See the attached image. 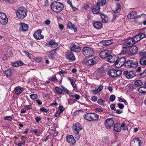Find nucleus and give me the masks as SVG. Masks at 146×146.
<instances>
[{
	"instance_id": "nucleus-1",
	"label": "nucleus",
	"mask_w": 146,
	"mask_h": 146,
	"mask_svg": "<svg viewBox=\"0 0 146 146\" xmlns=\"http://www.w3.org/2000/svg\"><path fill=\"white\" fill-rule=\"evenodd\" d=\"M52 10L56 13L61 12L63 9L64 6L63 4L61 3L54 1L51 5Z\"/></svg>"
},
{
	"instance_id": "nucleus-15",
	"label": "nucleus",
	"mask_w": 146,
	"mask_h": 146,
	"mask_svg": "<svg viewBox=\"0 0 146 146\" xmlns=\"http://www.w3.org/2000/svg\"><path fill=\"white\" fill-rule=\"evenodd\" d=\"M107 58V60L110 62H116L118 59V57L115 55H109Z\"/></svg>"
},
{
	"instance_id": "nucleus-18",
	"label": "nucleus",
	"mask_w": 146,
	"mask_h": 146,
	"mask_svg": "<svg viewBox=\"0 0 146 146\" xmlns=\"http://www.w3.org/2000/svg\"><path fill=\"white\" fill-rule=\"evenodd\" d=\"M93 24L94 27L97 29H100L102 27V24L100 22L94 21L93 22Z\"/></svg>"
},
{
	"instance_id": "nucleus-12",
	"label": "nucleus",
	"mask_w": 146,
	"mask_h": 146,
	"mask_svg": "<svg viewBox=\"0 0 146 146\" xmlns=\"http://www.w3.org/2000/svg\"><path fill=\"white\" fill-rule=\"evenodd\" d=\"M58 44V42H56L54 40H52L50 41H48L46 44V46H48L52 48H54L57 47Z\"/></svg>"
},
{
	"instance_id": "nucleus-38",
	"label": "nucleus",
	"mask_w": 146,
	"mask_h": 146,
	"mask_svg": "<svg viewBox=\"0 0 146 146\" xmlns=\"http://www.w3.org/2000/svg\"><path fill=\"white\" fill-rule=\"evenodd\" d=\"M132 38H133V39L134 40L135 43L141 40V38H140V36L139 34L132 37Z\"/></svg>"
},
{
	"instance_id": "nucleus-33",
	"label": "nucleus",
	"mask_w": 146,
	"mask_h": 146,
	"mask_svg": "<svg viewBox=\"0 0 146 146\" xmlns=\"http://www.w3.org/2000/svg\"><path fill=\"white\" fill-rule=\"evenodd\" d=\"M99 115L94 113H92V118L91 121H97L99 119Z\"/></svg>"
},
{
	"instance_id": "nucleus-44",
	"label": "nucleus",
	"mask_w": 146,
	"mask_h": 146,
	"mask_svg": "<svg viewBox=\"0 0 146 146\" xmlns=\"http://www.w3.org/2000/svg\"><path fill=\"white\" fill-rule=\"evenodd\" d=\"M126 46H124L123 45V49L122 50V51L121 52V54H125L127 51V48Z\"/></svg>"
},
{
	"instance_id": "nucleus-34",
	"label": "nucleus",
	"mask_w": 146,
	"mask_h": 146,
	"mask_svg": "<svg viewBox=\"0 0 146 146\" xmlns=\"http://www.w3.org/2000/svg\"><path fill=\"white\" fill-rule=\"evenodd\" d=\"M106 3V0H98L97 3V5L98 6H103L105 5Z\"/></svg>"
},
{
	"instance_id": "nucleus-4",
	"label": "nucleus",
	"mask_w": 146,
	"mask_h": 146,
	"mask_svg": "<svg viewBox=\"0 0 146 146\" xmlns=\"http://www.w3.org/2000/svg\"><path fill=\"white\" fill-rule=\"evenodd\" d=\"M121 72L119 70L111 69L108 72L109 75L113 78H115L120 75Z\"/></svg>"
},
{
	"instance_id": "nucleus-64",
	"label": "nucleus",
	"mask_w": 146,
	"mask_h": 146,
	"mask_svg": "<svg viewBox=\"0 0 146 146\" xmlns=\"http://www.w3.org/2000/svg\"><path fill=\"white\" fill-rule=\"evenodd\" d=\"M139 35L140 36V38H141V39L145 38V34L143 33H140L139 34Z\"/></svg>"
},
{
	"instance_id": "nucleus-11",
	"label": "nucleus",
	"mask_w": 146,
	"mask_h": 146,
	"mask_svg": "<svg viewBox=\"0 0 146 146\" xmlns=\"http://www.w3.org/2000/svg\"><path fill=\"white\" fill-rule=\"evenodd\" d=\"M73 129L74 131V132L78 133L82 129V127L79 123H78L73 125Z\"/></svg>"
},
{
	"instance_id": "nucleus-5",
	"label": "nucleus",
	"mask_w": 146,
	"mask_h": 146,
	"mask_svg": "<svg viewBox=\"0 0 146 146\" xmlns=\"http://www.w3.org/2000/svg\"><path fill=\"white\" fill-rule=\"evenodd\" d=\"M138 64V62L136 61L133 60H127L125 63V66L126 68H132L136 67Z\"/></svg>"
},
{
	"instance_id": "nucleus-13",
	"label": "nucleus",
	"mask_w": 146,
	"mask_h": 146,
	"mask_svg": "<svg viewBox=\"0 0 146 146\" xmlns=\"http://www.w3.org/2000/svg\"><path fill=\"white\" fill-rule=\"evenodd\" d=\"M123 74L127 78H131L135 76V72L133 71L128 72L127 71H125L123 72Z\"/></svg>"
},
{
	"instance_id": "nucleus-59",
	"label": "nucleus",
	"mask_w": 146,
	"mask_h": 146,
	"mask_svg": "<svg viewBox=\"0 0 146 146\" xmlns=\"http://www.w3.org/2000/svg\"><path fill=\"white\" fill-rule=\"evenodd\" d=\"M25 143V140H23L21 142L19 143L18 144V146H21L22 145H24Z\"/></svg>"
},
{
	"instance_id": "nucleus-28",
	"label": "nucleus",
	"mask_w": 146,
	"mask_h": 146,
	"mask_svg": "<svg viewBox=\"0 0 146 146\" xmlns=\"http://www.w3.org/2000/svg\"><path fill=\"white\" fill-rule=\"evenodd\" d=\"M92 113H88L85 114L84 115V118L86 120L91 121V119L92 118Z\"/></svg>"
},
{
	"instance_id": "nucleus-63",
	"label": "nucleus",
	"mask_w": 146,
	"mask_h": 146,
	"mask_svg": "<svg viewBox=\"0 0 146 146\" xmlns=\"http://www.w3.org/2000/svg\"><path fill=\"white\" fill-rule=\"evenodd\" d=\"M103 87L102 85H100L99 86L98 88L97 89V90L99 92H100L103 89Z\"/></svg>"
},
{
	"instance_id": "nucleus-47",
	"label": "nucleus",
	"mask_w": 146,
	"mask_h": 146,
	"mask_svg": "<svg viewBox=\"0 0 146 146\" xmlns=\"http://www.w3.org/2000/svg\"><path fill=\"white\" fill-rule=\"evenodd\" d=\"M73 98H74L76 100H79L80 98V96L79 95L76 94L74 95L71 94L70 95Z\"/></svg>"
},
{
	"instance_id": "nucleus-51",
	"label": "nucleus",
	"mask_w": 146,
	"mask_h": 146,
	"mask_svg": "<svg viewBox=\"0 0 146 146\" xmlns=\"http://www.w3.org/2000/svg\"><path fill=\"white\" fill-rule=\"evenodd\" d=\"M115 98V96L114 95H111L110 98V100L111 102L114 101Z\"/></svg>"
},
{
	"instance_id": "nucleus-49",
	"label": "nucleus",
	"mask_w": 146,
	"mask_h": 146,
	"mask_svg": "<svg viewBox=\"0 0 146 146\" xmlns=\"http://www.w3.org/2000/svg\"><path fill=\"white\" fill-rule=\"evenodd\" d=\"M23 52H24L25 54L28 56L29 58H31L33 56V55L29 52H28L26 51H24Z\"/></svg>"
},
{
	"instance_id": "nucleus-19",
	"label": "nucleus",
	"mask_w": 146,
	"mask_h": 146,
	"mask_svg": "<svg viewBox=\"0 0 146 146\" xmlns=\"http://www.w3.org/2000/svg\"><path fill=\"white\" fill-rule=\"evenodd\" d=\"M71 50L76 52H79L80 51L81 48L78 46H76L74 44H72Z\"/></svg>"
},
{
	"instance_id": "nucleus-6",
	"label": "nucleus",
	"mask_w": 146,
	"mask_h": 146,
	"mask_svg": "<svg viewBox=\"0 0 146 146\" xmlns=\"http://www.w3.org/2000/svg\"><path fill=\"white\" fill-rule=\"evenodd\" d=\"M126 60L124 57H121L119 59L118 58L116 62H115V66L117 68H120L125 64Z\"/></svg>"
},
{
	"instance_id": "nucleus-57",
	"label": "nucleus",
	"mask_w": 146,
	"mask_h": 146,
	"mask_svg": "<svg viewBox=\"0 0 146 146\" xmlns=\"http://www.w3.org/2000/svg\"><path fill=\"white\" fill-rule=\"evenodd\" d=\"M18 66H21L24 64V63L22 61L19 60L16 61Z\"/></svg>"
},
{
	"instance_id": "nucleus-36",
	"label": "nucleus",
	"mask_w": 146,
	"mask_h": 146,
	"mask_svg": "<svg viewBox=\"0 0 146 146\" xmlns=\"http://www.w3.org/2000/svg\"><path fill=\"white\" fill-rule=\"evenodd\" d=\"M138 90L140 93L143 94L146 93V87H141L139 88Z\"/></svg>"
},
{
	"instance_id": "nucleus-16",
	"label": "nucleus",
	"mask_w": 146,
	"mask_h": 146,
	"mask_svg": "<svg viewBox=\"0 0 146 146\" xmlns=\"http://www.w3.org/2000/svg\"><path fill=\"white\" fill-rule=\"evenodd\" d=\"M110 54V52L107 50L101 51L100 54V57L102 58H107Z\"/></svg>"
},
{
	"instance_id": "nucleus-37",
	"label": "nucleus",
	"mask_w": 146,
	"mask_h": 146,
	"mask_svg": "<svg viewBox=\"0 0 146 146\" xmlns=\"http://www.w3.org/2000/svg\"><path fill=\"white\" fill-rule=\"evenodd\" d=\"M68 79L70 81L71 84L73 88L74 89L76 88V86L75 84V81L72 79H71L70 77H68Z\"/></svg>"
},
{
	"instance_id": "nucleus-22",
	"label": "nucleus",
	"mask_w": 146,
	"mask_h": 146,
	"mask_svg": "<svg viewBox=\"0 0 146 146\" xmlns=\"http://www.w3.org/2000/svg\"><path fill=\"white\" fill-rule=\"evenodd\" d=\"M100 8L99 6L97 5H94L93 6L92 11L93 13L98 14L100 12Z\"/></svg>"
},
{
	"instance_id": "nucleus-43",
	"label": "nucleus",
	"mask_w": 146,
	"mask_h": 146,
	"mask_svg": "<svg viewBox=\"0 0 146 146\" xmlns=\"http://www.w3.org/2000/svg\"><path fill=\"white\" fill-rule=\"evenodd\" d=\"M5 74L6 76L7 77L10 76L11 75V70L10 69H9L5 71Z\"/></svg>"
},
{
	"instance_id": "nucleus-62",
	"label": "nucleus",
	"mask_w": 146,
	"mask_h": 146,
	"mask_svg": "<svg viewBox=\"0 0 146 146\" xmlns=\"http://www.w3.org/2000/svg\"><path fill=\"white\" fill-rule=\"evenodd\" d=\"M35 119L37 123H38L41 119L40 116H36L35 117Z\"/></svg>"
},
{
	"instance_id": "nucleus-20",
	"label": "nucleus",
	"mask_w": 146,
	"mask_h": 146,
	"mask_svg": "<svg viewBox=\"0 0 146 146\" xmlns=\"http://www.w3.org/2000/svg\"><path fill=\"white\" fill-rule=\"evenodd\" d=\"M138 48L137 47L135 46H133L130 48L129 54L131 56L133 55L136 52Z\"/></svg>"
},
{
	"instance_id": "nucleus-9",
	"label": "nucleus",
	"mask_w": 146,
	"mask_h": 146,
	"mask_svg": "<svg viewBox=\"0 0 146 146\" xmlns=\"http://www.w3.org/2000/svg\"><path fill=\"white\" fill-rule=\"evenodd\" d=\"M41 32L42 31L41 29L37 30L33 34L34 37L37 40L42 39L44 36L41 34Z\"/></svg>"
},
{
	"instance_id": "nucleus-50",
	"label": "nucleus",
	"mask_w": 146,
	"mask_h": 146,
	"mask_svg": "<svg viewBox=\"0 0 146 146\" xmlns=\"http://www.w3.org/2000/svg\"><path fill=\"white\" fill-rule=\"evenodd\" d=\"M44 128L42 126H40L38 128V133H41L42 132L44 131Z\"/></svg>"
},
{
	"instance_id": "nucleus-30",
	"label": "nucleus",
	"mask_w": 146,
	"mask_h": 146,
	"mask_svg": "<svg viewBox=\"0 0 146 146\" xmlns=\"http://www.w3.org/2000/svg\"><path fill=\"white\" fill-rule=\"evenodd\" d=\"M116 6V7L115 9L112 10L113 12L115 13L119 12L121 9V6L119 4H117Z\"/></svg>"
},
{
	"instance_id": "nucleus-35",
	"label": "nucleus",
	"mask_w": 146,
	"mask_h": 146,
	"mask_svg": "<svg viewBox=\"0 0 146 146\" xmlns=\"http://www.w3.org/2000/svg\"><path fill=\"white\" fill-rule=\"evenodd\" d=\"M96 62V58H94L92 59L88 60L87 62V63L90 65H94Z\"/></svg>"
},
{
	"instance_id": "nucleus-31",
	"label": "nucleus",
	"mask_w": 146,
	"mask_h": 146,
	"mask_svg": "<svg viewBox=\"0 0 146 146\" xmlns=\"http://www.w3.org/2000/svg\"><path fill=\"white\" fill-rule=\"evenodd\" d=\"M74 25L72 24L71 22H68L67 24V27L68 28L70 29H73L74 32H76L77 31V29L74 27Z\"/></svg>"
},
{
	"instance_id": "nucleus-54",
	"label": "nucleus",
	"mask_w": 146,
	"mask_h": 146,
	"mask_svg": "<svg viewBox=\"0 0 146 146\" xmlns=\"http://www.w3.org/2000/svg\"><path fill=\"white\" fill-rule=\"evenodd\" d=\"M5 120L12 121L13 119L12 118L11 116H8L5 117L4 118Z\"/></svg>"
},
{
	"instance_id": "nucleus-8",
	"label": "nucleus",
	"mask_w": 146,
	"mask_h": 146,
	"mask_svg": "<svg viewBox=\"0 0 146 146\" xmlns=\"http://www.w3.org/2000/svg\"><path fill=\"white\" fill-rule=\"evenodd\" d=\"M8 22V19L5 14L0 13V23L3 25H5Z\"/></svg>"
},
{
	"instance_id": "nucleus-10",
	"label": "nucleus",
	"mask_w": 146,
	"mask_h": 146,
	"mask_svg": "<svg viewBox=\"0 0 146 146\" xmlns=\"http://www.w3.org/2000/svg\"><path fill=\"white\" fill-rule=\"evenodd\" d=\"M135 43V41L133 38H129L124 43L123 45L129 47L132 46Z\"/></svg>"
},
{
	"instance_id": "nucleus-42",
	"label": "nucleus",
	"mask_w": 146,
	"mask_h": 146,
	"mask_svg": "<svg viewBox=\"0 0 146 146\" xmlns=\"http://www.w3.org/2000/svg\"><path fill=\"white\" fill-rule=\"evenodd\" d=\"M67 2V3L70 5V6L72 7L74 11H76L77 10V8L73 7L72 4V2L70 0H68Z\"/></svg>"
},
{
	"instance_id": "nucleus-17",
	"label": "nucleus",
	"mask_w": 146,
	"mask_h": 146,
	"mask_svg": "<svg viewBox=\"0 0 146 146\" xmlns=\"http://www.w3.org/2000/svg\"><path fill=\"white\" fill-rule=\"evenodd\" d=\"M66 57L67 59L71 60L74 61L76 60V58L74 54L71 52L67 53Z\"/></svg>"
},
{
	"instance_id": "nucleus-52",
	"label": "nucleus",
	"mask_w": 146,
	"mask_h": 146,
	"mask_svg": "<svg viewBox=\"0 0 146 146\" xmlns=\"http://www.w3.org/2000/svg\"><path fill=\"white\" fill-rule=\"evenodd\" d=\"M105 101L102 100L101 99H99L98 101V103L100 105H103L105 102Z\"/></svg>"
},
{
	"instance_id": "nucleus-25",
	"label": "nucleus",
	"mask_w": 146,
	"mask_h": 146,
	"mask_svg": "<svg viewBox=\"0 0 146 146\" xmlns=\"http://www.w3.org/2000/svg\"><path fill=\"white\" fill-rule=\"evenodd\" d=\"M139 64L142 66L146 65V56H144L140 59Z\"/></svg>"
},
{
	"instance_id": "nucleus-3",
	"label": "nucleus",
	"mask_w": 146,
	"mask_h": 146,
	"mask_svg": "<svg viewBox=\"0 0 146 146\" xmlns=\"http://www.w3.org/2000/svg\"><path fill=\"white\" fill-rule=\"evenodd\" d=\"M82 52L83 55L87 57H92L94 54L93 49L88 47H84L82 50Z\"/></svg>"
},
{
	"instance_id": "nucleus-61",
	"label": "nucleus",
	"mask_w": 146,
	"mask_h": 146,
	"mask_svg": "<svg viewBox=\"0 0 146 146\" xmlns=\"http://www.w3.org/2000/svg\"><path fill=\"white\" fill-rule=\"evenodd\" d=\"M24 108H26L27 110H30L32 109L31 105H25Z\"/></svg>"
},
{
	"instance_id": "nucleus-14",
	"label": "nucleus",
	"mask_w": 146,
	"mask_h": 146,
	"mask_svg": "<svg viewBox=\"0 0 146 146\" xmlns=\"http://www.w3.org/2000/svg\"><path fill=\"white\" fill-rule=\"evenodd\" d=\"M66 139L67 141L71 145H73L76 143L75 139L72 135H67Z\"/></svg>"
},
{
	"instance_id": "nucleus-46",
	"label": "nucleus",
	"mask_w": 146,
	"mask_h": 146,
	"mask_svg": "<svg viewBox=\"0 0 146 146\" xmlns=\"http://www.w3.org/2000/svg\"><path fill=\"white\" fill-rule=\"evenodd\" d=\"M61 87H62L63 90L67 94H69L70 95H71V94H72V93L70 92L65 87L63 86H61Z\"/></svg>"
},
{
	"instance_id": "nucleus-26",
	"label": "nucleus",
	"mask_w": 146,
	"mask_h": 146,
	"mask_svg": "<svg viewBox=\"0 0 146 146\" xmlns=\"http://www.w3.org/2000/svg\"><path fill=\"white\" fill-rule=\"evenodd\" d=\"M100 15L102 19V22L103 23H106L108 20V17L104 13H101Z\"/></svg>"
},
{
	"instance_id": "nucleus-40",
	"label": "nucleus",
	"mask_w": 146,
	"mask_h": 146,
	"mask_svg": "<svg viewBox=\"0 0 146 146\" xmlns=\"http://www.w3.org/2000/svg\"><path fill=\"white\" fill-rule=\"evenodd\" d=\"M48 79L52 82H57L58 81L57 79L56 76H53L51 77H49L48 78Z\"/></svg>"
},
{
	"instance_id": "nucleus-27",
	"label": "nucleus",
	"mask_w": 146,
	"mask_h": 146,
	"mask_svg": "<svg viewBox=\"0 0 146 146\" xmlns=\"http://www.w3.org/2000/svg\"><path fill=\"white\" fill-rule=\"evenodd\" d=\"M136 12L135 11H133L127 15V18L129 19L135 18V15H136Z\"/></svg>"
},
{
	"instance_id": "nucleus-45",
	"label": "nucleus",
	"mask_w": 146,
	"mask_h": 146,
	"mask_svg": "<svg viewBox=\"0 0 146 146\" xmlns=\"http://www.w3.org/2000/svg\"><path fill=\"white\" fill-rule=\"evenodd\" d=\"M30 97L32 100H34L37 99L38 96L36 94H32L30 95Z\"/></svg>"
},
{
	"instance_id": "nucleus-32",
	"label": "nucleus",
	"mask_w": 146,
	"mask_h": 146,
	"mask_svg": "<svg viewBox=\"0 0 146 146\" xmlns=\"http://www.w3.org/2000/svg\"><path fill=\"white\" fill-rule=\"evenodd\" d=\"M15 93L18 95L20 94L23 90V88L20 86H18L15 89Z\"/></svg>"
},
{
	"instance_id": "nucleus-60",
	"label": "nucleus",
	"mask_w": 146,
	"mask_h": 146,
	"mask_svg": "<svg viewBox=\"0 0 146 146\" xmlns=\"http://www.w3.org/2000/svg\"><path fill=\"white\" fill-rule=\"evenodd\" d=\"M40 110L41 111L44 112L46 113L48 111V110L44 107L40 108Z\"/></svg>"
},
{
	"instance_id": "nucleus-23",
	"label": "nucleus",
	"mask_w": 146,
	"mask_h": 146,
	"mask_svg": "<svg viewBox=\"0 0 146 146\" xmlns=\"http://www.w3.org/2000/svg\"><path fill=\"white\" fill-rule=\"evenodd\" d=\"M65 110L64 108L62 105L59 106L58 108V110L56 112V114H55V116H58L61 113L63 112V111Z\"/></svg>"
},
{
	"instance_id": "nucleus-24",
	"label": "nucleus",
	"mask_w": 146,
	"mask_h": 146,
	"mask_svg": "<svg viewBox=\"0 0 146 146\" xmlns=\"http://www.w3.org/2000/svg\"><path fill=\"white\" fill-rule=\"evenodd\" d=\"M57 49V48L50 51L49 52L48 56L50 58L52 59L53 58L54 56L56 54V50Z\"/></svg>"
},
{
	"instance_id": "nucleus-56",
	"label": "nucleus",
	"mask_w": 146,
	"mask_h": 146,
	"mask_svg": "<svg viewBox=\"0 0 146 146\" xmlns=\"http://www.w3.org/2000/svg\"><path fill=\"white\" fill-rule=\"evenodd\" d=\"M134 139L135 141H137L138 142L139 146H140L141 144V141L138 138H134Z\"/></svg>"
},
{
	"instance_id": "nucleus-53",
	"label": "nucleus",
	"mask_w": 146,
	"mask_h": 146,
	"mask_svg": "<svg viewBox=\"0 0 146 146\" xmlns=\"http://www.w3.org/2000/svg\"><path fill=\"white\" fill-rule=\"evenodd\" d=\"M106 40H102L101 41L99 42V44L101 45V46H106Z\"/></svg>"
},
{
	"instance_id": "nucleus-7",
	"label": "nucleus",
	"mask_w": 146,
	"mask_h": 146,
	"mask_svg": "<svg viewBox=\"0 0 146 146\" xmlns=\"http://www.w3.org/2000/svg\"><path fill=\"white\" fill-rule=\"evenodd\" d=\"M114 124V121L111 118H108L106 119L104 122L105 127L108 129L112 127Z\"/></svg>"
},
{
	"instance_id": "nucleus-58",
	"label": "nucleus",
	"mask_w": 146,
	"mask_h": 146,
	"mask_svg": "<svg viewBox=\"0 0 146 146\" xmlns=\"http://www.w3.org/2000/svg\"><path fill=\"white\" fill-rule=\"evenodd\" d=\"M140 75L143 77H146V69L142 73H141L140 74Z\"/></svg>"
},
{
	"instance_id": "nucleus-48",
	"label": "nucleus",
	"mask_w": 146,
	"mask_h": 146,
	"mask_svg": "<svg viewBox=\"0 0 146 146\" xmlns=\"http://www.w3.org/2000/svg\"><path fill=\"white\" fill-rule=\"evenodd\" d=\"M74 133L75 134V138L77 140H79L80 137V134H79V132H78V133L76 132H74Z\"/></svg>"
},
{
	"instance_id": "nucleus-41",
	"label": "nucleus",
	"mask_w": 146,
	"mask_h": 146,
	"mask_svg": "<svg viewBox=\"0 0 146 146\" xmlns=\"http://www.w3.org/2000/svg\"><path fill=\"white\" fill-rule=\"evenodd\" d=\"M135 85L137 86H141L143 84L142 82L140 80H137L134 82Z\"/></svg>"
},
{
	"instance_id": "nucleus-21",
	"label": "nucleus",
	"mask_w": 146,
	"mask_h": 146,
	"mask_svg": "<svg viewBox=\"0 0 146 146\" xmlns=\"http://www.w3.org/2000/svg\"><path fill=\"white\" fill-rule=\"evenodd\" d=\"M20 30L23 31H27L28 29V26L26 24L21 23Z\"/></svg>"
},
{
	"instance_id": "nucleus-39",
	"label": "nucleus",
	"mask_w": 146,
	"mask_h": 146,
	"mask_svg": "<svg viewBox=\"0 0 146 146\" xmlns=\"http://www.w3.org/2000/svg\"><path fill=\"white\" fill-rule=\"evenodd\" d=\"M55 89L58 94L61 95L62 94V90L61 88L58 87H56Z\"/></svg>"
},
{
	"instance_id": "nucleus-2",
	"label": "nucleus",
	"mask_w": 146,
	"mask_h": 146,
	"mask_svg": "<svg viewBox=\"0 0 146 146\" xmlns=\"http://www.w3.org/2000/svg\"><path fill=\"white\" fill-rule=\"evenodd\" d=\"M27 10L24 7H19L17 10L16 16L19 19H23L27 16Z\"/></svg>"
},
{
	"instance_id": "nucleus-55",
	"label": "nucleus",
	"mask_w": 146,
	"mask_h": 146,
	"mask_svg": "<svg viewBox=\"0 0 146 146\" xmlns=\"http://www.w3.org/2000/svg\"><path fill=\"white\" fill-rule=\"evenodd\" d=\"M106 46L110 45L113 42V40H106Z\"/></svg>"
},
{
	"instance_id": "nucleus-29",
	"label": "nucleus",
	"mask_w": 146,
	"mask_h": 146,
	"mask_svg": "<svg viewBox=\"0 0 146 146\" xmlns=\"http://www.w3.org/2000/svg\"><path fill=\"white\" fill-rule=\"evenodd\" d=\"M113 129L116 132H120L121 131V128L120 124H115L113 127Z\"/></svg>"
}]
</instances>
